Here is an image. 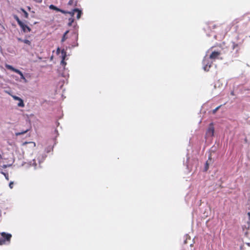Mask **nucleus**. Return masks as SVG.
I'll return each instance as SVG.
<instances>
[{"mask_svg":"<svg viewBox=\"0 0 250 250\" xmlns=\"http://www.w3.org/2000/svg\"><path fill=\"white\" fill-rule=\"evenodd\" d=\"M0 234L2 237L0 238V245L5 244L6 241L10 242L12 237V235L11 234L2 232L0 233Z\"/></svg>","mask_w":250,"mask_h":250,"instance_id":"1","label":"nucleus"},{"mask_svg":"<svg viewBox=\"0 0 250 250\" xmlns=\"http://www.w3.org/2000/svg\"><path fill=\"white\" fill-rule=\"evenodd\" d=\"M214 128L212 123H210L206 132V135L208 137H212L214 135Z\"/></svg>","mask_w":250,"mask_h":250,"instance_id":"2","label":"nucleus"},{"mask_svg":"<svg viewBox=\"0 0 250 250\" xmlns=\"http://www.w3.org/2000/svg\"><path fill=\"white\" fill-rule=\"evenodd\" d=\"M221 52L219 51H213L209 55V58L212 60L219 59Z\"/></svg>","mask_w":250,"mask_h":250,"instance_id":"3","label":"nucleus"},{"mask_svg":"<svg viewBox=\"0 0 250 250\" xmlns=\"http://www.w3.org/2000/svg\"><path fill=\"white\" fill-rule=\"evenodd\" d=\"M75 12H77V19H79L81 18V15L82 14V11L79 10L78 8L74 9L72 12H68L69 14H71L72 16H73Z\"/></svg>","mask_w":250,"mask_h":250,"instance_id":"4","label":"nucleus"},{"mask_svg":"<svg viewBox=\"0 0 250 250\" xmlns=\"http://www.w3.org/2000/svg\"><path fill=\"white\" fill-rule=\"evenodd\" d=\"M20 27L22 29V31L26 33V32H29L31 31L30 28L27 25L25 24L23 22H22L20 25Z\"/></svg>","mask_w":250,"mask_h":250,"instance_id":"5","label":"nucleus"},{"mask_svg":"<svg viewBox=\"0 0 250 250\" xmlns=\"http://www.w3.org/2000/svg\"><path fill=\"white\" fill-rule=\"evenodd\" d=\"M62 60L61 61V64L63 66H65L66 64V62H65L64 61V60H65V58L66 56V52L63 49L62 51Z\"/></svg>","mask_w":250,"mask_h":250,"instance_id":"6","label":"nucleus"},{"mask_svg":"<svg viewBox=\"0 0 250 250\" xmlns=\"http://www.w3.org/2000/svg\"><path fill=\"white\" fill-rule=\"evenodd\" d=\"M215 28V25L213 23H206L204 27L205 30H211L212 28L214 29Z\"/></svg>","mask_w":250,"mask_h":250,"instance_id":"7","label":"nucleus"},{"mask_svg":"<svg viewBox=\"0 0 250 250\" xmlns=\"http://www.w3.org/2000/svg\"><path fill=\"white\" fill-rule=\"evenodd\" d=\"M49 8L50 9H52V10H56L58 12H61V13H65L66 12L63 10H62L59 8H58L57 7H56V6L53 5V4H51L49 6Z\"/></svg>","mask_w":250,"mask_h":250,"instance_id":"8","label":"nucleus"},{"mask_svg":"<svg viewBox=\"0 0 250 250\" xmlns=\"http://www.w3.org/2000/svg\"><path fill=\"white\" fill-rule=\"evenodd\" d=\"M27 144L30 145L31 147H32L33 148H35L36 147V143L35 142H24L22 144V145L24 146V145H27Z\"/></svg>","mask_w":250,"mask_h":250,"instance_id":"9","label":"nucleus"},{"mask_svg":"<svg viewBox=\"0 0 250 250\" xmlns=\"http://www.w3.org/2000/svg\"><path fill=\"white\" fill-rule=\"evenodd\" d=\"M29 130V128H27V129H26L25 130H22L21 132H16L15 133V135L16 136H20V135H22L23 134H25L26 133V132H27Z\"/></svg>","mask_w":250,"mask_h":250,"instance_id":"10","label":"nucleus"},{"mask_svg":"<svg viewBox=\"0 0 250 250\" xmlns=\"http://www.w3.org/2000/svg\"><path fill=\"white\" fill-rule=\"evenodd\" d=\"M16 73L19 74L20 75L21 79L26 81V79L24 77V76L21 71L20 70L18 69L17 71H16Z\"/></svg>","mask_w":250,"mask_h":250,"instance_id":"11","label":"nucleus"},{"mask_svg":"<svg viewBox=\"0 0 250 250\" xmlns=\"http://www.w3.org/2000/svg\"><path fill=\"white\" fill-rule=\"evenodd\" d=\"M69 33V30H67L64 33L63 37L62 39V42H64L67 38L66 35Z\"/></svg>","mask_w":250,"mask_h":250,"instance_id":"12","label":"nucleus"},{"mask_svg":"<svg viewBox=\"0 0 250 250\" xmlns=\"http://www.w3.org/2000/svg\"><path fill=\"white\" fill-rule=\"evenodd\" d=\"M6 67L15 72H16V71L18 70L17 69L14 68L12 66L8 64L6 65Z\"/></svg>","mask_w":250,"mask_h":250,"instance_id":"13","label":"nucleus"},{"mask_svg":"<svg viewBox=\"0 0 250 250\" xmlns=\"http://www.w3.org/2000/svg\"><path fill=\"white\" fill-rule=\"evenodd\" d=\"M19 41H21L29 45H31V42L28 40H22L21 39H19Z\"/></svg>","mask_w":250,"mask_h":250,"instance_id":"14","label":"nucleus"},{"mask_svg":"<svg viewBox=\"0 0 250 250\" xmlns=\"http://www.w3.org/2000/svg\"><path fill=\"white\" fill-rule=\"evenodd\" d=\"M18 105L19 107H22L24 106V104L23 103V101L21 99V100L19 101V103L18 104Z\"/></svg>","mask_w":250,"mask_h":250,"instance_id":"15","label":"nucleus"},{"mask_svg":"<svg viewBox=\"0 0 250 250\" xmlns=\"http://www.w3.org/2000/svg\"><path fill=\"white\" fill-rule=\"evenodd\" d=\"M68 21H69V22L68 23V25L69 26H72V23L74 22V19H73L72 18H69Z\"/></svg>","mask_w":250,"mask_h":250,"instance_id":"16","label":"nucleus"},{"mask_svg":"<svg viewBox=\"0 0 250 250\" xmlns=\"http://www.w3.org/2000/svg\"><path fill=\"white\" fill-rule=\"evenodd\" d=\"M211 66V64L208 65V64H207L204 67V69L205 71H208L209 68Z\"/></svg>","mask_w":250,"mask_h":250,"instance_id":"17","label":"nucleus"},{"mask_svg":"<svg viewBox=\"0 0 250 250\" xmlns=\"http://www.w3.org/2000/svg\"><path fill=\"white\" fill-rule=\"evenodd\" d=\"M21 10L23 12V13H24V17L26 18H27L28 17V13L23 9H21Z\"/></svg>","mask_w":250,"mask_h":250,"instance_id":"18","label":"nucleus"},{"mask_svg":"<svg viewBox=\"0 0 250 250\" xmlns=\"http://www.w3.org/2000/svg\"><path fill=\"white\" fill-rule=\"evenodd\" d=\"M15 19L19 25L22 22L17 16L15 17Z\"/></svg>","mask_w":250,"mask_h":250,"instance_id":"19","label":"nucleus"},{"mask_svg":"<svg viewBox=\"0 0 250 250\" xmlns=\"http://www.w3.org/2000/svg\"><path fill=\"white\" fill-rule=\"evenodd\" d=\"M12 97H13V98L15 100H17V101H20L21 100V98L18 97V96H15V95H12Z\"/></svg>","mask_w":250,"mask_h":250,"instance_id":"20","label":"nucleus"},{"mask_svg":"<svg viewBox=\"0 0 250 250\" xmlns=\"http://www.w3.org/2000/svg\"><path fill=\"white\" fill-rule=\"evenodd\" d=\"M209 164L208 163V161L206 162V166H205V171H207L208 169V167H209V166H208Z\"/></svg>","mask_w":250,"mask_h":250,"instance_id":"21","label":"nucleus"},{"mask_svg":"<svg viewBox=\"0 0 250 250\" xmlns=\"http://www.w3.org/2000/svg\"><path fill=\"white\" fill-rule=\"evenodd\" d=\"M32 161V165L34 166L35 167H36L37 166V164L36 163V159H33Z\"/></svg>","mask_w":250,"mask_h":250,"instance_id":"22","label":"nucleus"},{"mask_svg":"<svg viewBox=\"0 0 250 250\" xmlns=\"http://www.w3.org/2000/svg\"><path fill=\"white\" fill-rule=\"evenodd\" d=\"M220 107V106H219L217 107L215 109H213L212 111V113L213 114L215 113L219 109Z\"/></svg>","mask_w":250,"mask_h":250,"instance_id":"23","label":"nucleus"},{"mask_svg":"<svg viewBox=\"0 0 250 250\" xmlns=\"http://www.w3.org/2000/svg\"><path fill=\"white\" fill-rule=\"evenodd\" d=\"M73 4V0H69V1L68 2V4L69 5H72Z\"/></svg>","mask_w":250,"mask_h":250,"instance_id":"24","label":"nucleus"},{"mask_svg":"<svg viewBox=\"0 0 250 250\" xmlns=\"http://www.w3.org/2000/svg\"><path fill=\"white\" fill-rule=\"evenodd\" d=\"M13 182H11L10 183H9V187L10 188H13Z\"/></svg>","mask_w":250,"mask_h":250,"instance_id":"25","label":"nucleus"},{"mask_svg":"<svg viewBox=\"0 0 250 250\" xmlns=\"http://www.w3.org/2000/svg\"><path fill=\"white\" fill-rule=\"evenodd\" d=\"M34 1L37 3H41L42 2V0H33Z\"/></svg>","mask_w":250,"mask_h":250,"instance_id":"26","label":"nucleus"},{"mask_svg":"<svg viewBox=\"0 0 250 250\" xmlns=\"http://www.w3.org/2000/svg\"><path fill=\"white\" fill-rule=\"evenodd\" d=\"M2 173L4 175V176H5L6 178L8 180V174H6L2 172Z\"/></svg>","mask_w":250,"mask_h":250,"instance_id":"27","label":"nucleus"},{"mask_svg":"<svg viewBox=\"0 0 250 250\" xmlns=\"http://www.w3.org/2000/svg\"><path fill=\"white\" fill-rule=\"evenodd\" d=\"M234 21H235L236 23H238L239 21V20L238 19H236L234 20Z\"/></svg>","mask_w":250,"mask_h":250,"instance_id":"28","label":"nucleus"},{"mask_svg":"<svg viewBox=\"0 0 250 250\" xmlns=\"http://www.w3.org/2000/svg\"><path fill=\"white\" fill-rule=\"evenodd\" d=\"M248 201H249V203H250V193Z\"/></svg>","mask_w":250,"mask_h":250,"instance_id":"29","label":"nucleus"},{"mask_svg":"<svg viewBox=\"0 0 250 250\" xmlns=\"http://www.w3.org/2000/svg\"><path fill=\"white\" fill-rule=\"evenodd\" d=\"M2 159V156L1 155V154H0V159Z\"/></svg>","mask_w":250,"mask_h":250,"instance_id":"30","label":"nucleus"},{"mask_svg":"<svg viewBox=\"0 0 250 250\" xmlns=\"http://www.w3.org/2000/svg\"><path fill=\"white\" fill-rule=\"evenodd\" d=\"M231 94V95H234V93H233V92H232Z\"/></svg>","mask_w":250,"mask_h":250,"instance_id":"31","label":"nucleus"},{"mask_svg":"<svg viewBox=\"0 0 250 250\" xmlns=\"http://www.w3.org/2000/svg\"><path fill=\"white\" fill-rule=\"evenodd\" d=\"M59 50H60V49H59V48H58L57 51H59Z\"/></svg>","mask_w":250,"mask_h":250,"instance_id":"32","label":"nucleus"},{"mask_svg":"<svg viewBox=\"0 0 250 250\" xmlns=\"http://www.w3.org/2000/svg\"><path fill=\"white\" fill-rule=\"evenodd\" d=\"M208 159H211V158H210V156H209V157H208Z\"/></svg>","mask_w":250,"mask_h":250,"instance_id":"33","label":"nucleus"},{"mask_svg":"<svg viewBox=\"0 0 250 250\" xmlns=\"http://www.w3.org/2000/svg\"><path fill=\"white\" fill-rule=\"evenodd\" d=\"M248 246H250L249 244H247Z\"/></svg>","mask_w":250,"mask_h":250,"instance_id":"34","label":"nucleus"},{"mask_svg":"<svg viewBox=\"0 0 250 250\" xmlns=\"http://www.w3.org/2000/svg\"><path fill=\"white\" fill-rule=\"evenodd\" d=\"M38 160L39 163H40V161L38 159Z\"/></svg>","mask_w":250,"mask_h":250,"instance_id":"35","label":"nucleus"}]
</instances>
